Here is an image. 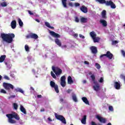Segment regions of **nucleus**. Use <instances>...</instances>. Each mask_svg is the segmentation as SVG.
I'll return each mask as SVG.
<instances>
[{"label":"nucleus","mask_w":125,"mask_h":125,"mask_svg":"<svg viewBox=\"0 0 125 125\" xmlns=\"http://www.w3.org/2000/svg\"><path fill=\"white\" fill-rule=\"evenodd\" d=\"M0 38L2 41L7 43H12L13 39L15 38V35L14 33H1Z\"/></svg>","instance_id":"1"},{"label":"nucleus","mask_w":125,"mask_h":125,"mask_svg":"<svg viewBox=\"0 0 125 125\" xmlns=\"http://www.w3.org/2000/svg\"><path fill=\"white\" fill-rule=\"evenodd\" d=\"M7 118H8V122L10 124H16V121L14 120H13V118L15 119V120H17V121H19L20 120V117L19 115L16 112H13L12 114H8L6 115Z\"/></svg>","instance_id":"2"},{"label":"nucleus","mask_w":125,"mask_h":125,"mask_svg":"<svg viewBox=\"0 0 125 125\" xmlns=\"http://www.w3.org/2000/svg\"><path fill=\"white\" fill-rule=\"evenodd\" d=\"M50 34L52 37H53V38H55L56 39H55V42L58 46H62V42H61V41L60 40L58 39L59 38L61 37V36L60 35L58 34V33H55L54 31H50L49 32Z\"/></svg>","instance_id":"3"},{"label":"nucleus","mask_w":125,"mask_h":125,"mask_svg":"<svg viewBox=\"0 0 125 125\" xmlns=\"http://www.w3.org/2000/svg\"><path fill=\"white\" fill-rule=\"evenodd\" d=\"M55 116L56 117V119H57V120H59V121H61V122H62V124H64V125H66V124H67V122H66V119H65V117H64V116L58 115L57 113H55Z\"/></svg>","instance_id":"4"},{"label":"nucleus","mask_w":125,"mask_h":125,"mask_svg":"<svg viewBox=\"0 0 125 125\" xmlns=\"http://www.w3.org/2000/svg\"><path fill=\"white\" fill-rule=\"evenodd\" d=\"M3 86L4 88L6 89V90L10 91V89H14V86L13 85L9 83H6L5 82H4L3 83Z\"/></svg>","instance_id":"5"},{"label":"nucleus","mask_w":125,"mask_h":125,"mask_svg":"<svg viewBox=\"0 0 125 125\" xmlns=\"http://www.w3.org/2000/svg\"><path fill=\"white\" fill-rule=\"evenodd\" d=\"M52 69L57 77H58V76H60V75L62 74V69L58 67H55L54 66H52Z\"/></svg>","instance_id":"6"},{"label":"nucleus","mask_w":125,"mask_h":125,"mask_svg":"<svg viewBox=\"0 0 125 125\" xmlns=\"http://www.w3.org/2000/svg\"><path fill=\"white\" fill-rule=\"evenodd\" d=\"M50 85L51 87L54 88L55 91L57 93H59V89L58 88V85L55 84V82L51 81L50 82Z\"/></svg>","instance_id":"7"},{"label":"nucleus","mask_w":125,"mask_h":125,"mask_svg":"<svg viewBox=\"0 0 125 125\" xmlns=\"http://www.w3.org/2000/svg\"><path fill=\"white\" fill-rule=\"evenodd\" d=\"M26 39H34V40H38L39 36L35 33H30L29 35L26 36Z\"/></svg>","instance_id":"8"},{"label":"nucleus","mask_w":125,"mask_h":125,"mask_svg":"<svg viewBox=\"0 0 125 125\" xmlns=\"http://www.w3.org/2000/svg\"><path fill=\"white\" fill-rule=\"evenodd\" d=\"M106 6H109V5H110L111 8H113V9L116 8V5L113 1H112V0L106 1Z\"/></svg>","instance_id":"9"},{"label":"nucleus","mask_w":125,"mask_h":125,"mask_svg":"<svg viewBox=\"0 0 125 125\" xmlns=\"http://www.w3.org/2000/svg\"><path fill=\"white\" fill-rule=\"evenodd\" d=\"M96 119L99 121L100 123H102L103 124H106V122H107L105 118H104L99 115H97Z\"/></svg>","instance_id":"10"},{"label":"nucleus","mask_w":125,"mask_h":125,"mask_svg":"<svg viewBox=\"0 0 125 125\" xmlns=\"http://www.w3.org/2000/svg\"><path fill=\"white\" fill-rule=\"evenodd\" d=\"M4 63L8 69H10V68H11L12 64H11V62H10V60L8 59L5 60Z\"/></svg>","instance_id":"11"},{"label":"nucleus","mask_w":125,"mask_h":125,"mask_svg":"<svg viewBox=\"0 0 125 125\" xmlns=\"http://www.w3.org/2000/svg\"><path fill=\"white\" fill-rule=\"evenodd\" d=\"M106 57H107L109 60H111L113 59L114 55L110 51H108L105 54Z\"/></svg>","instance_id":"12"},{"label":"nucleus","mask_w":125,"mask_h":125,"mask_svg":"<svg viewBox=\"0 0 125 125\" xmlns=\"http://www.w3.org/2000/svg\"><path fill=\"white\" fill-rule=\"evenodd\" d=\"M80 10L83 13H87V7L83 5L80 7Z\"/></svg>","instance_id":"13"},{"label":"nucleus","mask_w":125,"mask_h":125,"mask_svg":"<svg viewBox=\"0 0 125 125\" xmlns=\"http://www.w3.org/2000/svg\"><path fill=\"white\" fill-rule=\"evenodd\" d=\"M90 50H91L92 53L93 54H96L97 53V48L94 46H92L90 47Z\"/></svg>","instance_id":"14"},{"label":"nucleus","mask_w":125,"mask_h":125,"mask_svg":"<svg viewBox=\"0 0 125 125\" xmlns=\"http://www.w3.org/2000/svg\"><path fill=\"white\" fill-rule=\"evenodd\" d=\"M114 86L116 89H120L121 88V83L115 82H114Z\"/></svg>","instance_id":"15"},{"label":"nucleus","mask_w":125,"mask_h":125,"mask_svg":"<svg viewBox=\"0 0 125 125\" xmlns=\"http://www.w3.org/2000/svg\"><path fill=\"white\" fill-rule=\"evenodd\" d=\"M95 84V85L93 86V87L95 91H98V90H100V85H99L97 83H96Z\"/></svg>","instance_id":"16"},{"label":"nucleus","mask_w":125,"mask_h":125,"mask_svg":"<svg viewBox=\"0 0 125 125\" xmlns=\"http://www.w3.org/2000/svg\"><path fill=\"white\" fill-rule=\"evenodd\" d=\"M11 26L12 29H15L16 28L17 24H16V21L14 20L12 21L11 23Z\"/></svg>","instance_id":"17"},{"label":"nucleus","mask_w":125,"mask_h":125,"mask_svg":"<svg viewBox=\"0 0 125 125\" xmlns=\"http://www.w3.org/2000/svg\"><path fill=\"white\" fill-rule=\"evenodd\" d=\"M82 100H83V102L85 103V104H86L87 105H89V102L88 101V100H87V98L85 97H83L82 98Z\"/></svg>","instance_id":"18"},{"label":"nucleus","mask_w":125,"mask_h":125,"mask_svg":"<svg viewBox=\"0 0 125 125\" xmlns=\"http://www.w3.org/2000/svg\"><path fill=\"white\" fill-rule=\"evenodd\" d=\"M67 83L68 84H72V83H74V81H73V79H72V77L71 76L68 77Z\"/></svg>","instance_id":"19"},{"label":"nucleus","mask_w":125,"mask_h":125,"mask_svg":"<svg viewBox=\"0 0 125 125\" xmlns=\"http://www.w3.org/2000/svg\"><path fill=\"white\" fill-rule=\"evenodd\" d=\"M100 22L101 24H102L103 27H107V21L104 20H101Z\"/></svg>","instance_id":"20"},{"label":"nucleus","mask_w":125,"mask_h":125,"mask_svg":"<svg viewBox=\"0 0 125 125\" xmlns=\"http://www.w3.org/2000/svg\"><path fill=\"white\" fill-rule=\"evenodd\" d=\"M20 110L22 112V113L24 114V115L27 114V112L26 111V109H25L24 108V106H23V105H20Z\"/></svg>","instance_id":"21"},{"label":"nucleus","mask_w":125,"mask_h":125,"mask_svg":"<svg viewBox=\"0 0 125 125\" xmlns=\"http://www.w3.org/2000/svg\"><path fill=\"white\" fill-rule=\"evenodd\" d=\"M81 123L83 125L86 124V115H84L83 118L81 120Z\"/></svg>","instance_id":"22"},{"label":"nucleus","mask_w":125,"mask_h":125,"mask_svg":"<svg viewBox=\"0 0 125 125\" xmlns=\"http://www.w3.org/2000/svg\"><path fill=\"white\" fill-rule=\"evenodd\" d=\"M5 58H6V55H1L0 57V63H2L5 60Z\"/></svg>","instance_id":"23"},{"label":"nucleus","mask_w":125,"mask_h":125,"mask_svg":"<svg viewBox=\"0 0 125 125\" xmlns=\"http://www.w3.org/2000/svg\"><path fill=\"white\" fill-rule=\"evenodd\" d=\"M101 15H102V18H103V19H106V18H107V17L106 16V10H104L102 12Z\"/></svg>","instance_id":"24"},{"label":"nucleus","mask_w":125,"mask_h":125,"mask_svg":"<svg viewBox=\"0 0 125 125\" xmlns=\"http://www.w3.org/2000/svg\"><path fill=\"white\" fill-rule=\"evenodd\" d=\"M90 36L92 38V39H94L96 37V33L94 31H92L90 32Z\"/></svg>","instance_id":"25"},{"label":"nucleus","mask_w":125,"mask_h":125,"mask_svg":"<svg viewBox=\"0 0 125 125\" xmlns=\"http://www.w3.org/2000/svg\"><path fill=\"white\" fill-rule=\"evenodd\" d=\"M45 25L48 28H49V29H54V27L51 26L50 24L48 22H45Z\"/></svg>","instance_id":"26"},{"label":"nucleus","mask_w":125,"mask_h":125,"mask_svg":"<svg viewBox=\"0 0 125 125\" xmlns=\"http://www.w3.org/2000/svg\"><path fill=\"white\" fill-rule=\"evenodd\" d=\"M62 2L63 7L67 8V0H62Z\"/></svg>","instance_id":"27"},{"label":"nucleus","mask_w":125,"mask_h":125,"mask_svg":"<svg viewBox=\"0 0 125 125\" xmlns=\"http://www.w3.org/2000/svg\"><path fill=\"white\" fill-rule=\"evenodd\" d=\"M81 23H86L87 22V19L86 18L82 17L81 18Z\"/></svg>","instance_id":"28"},{"label":"nucleus","mask_w":125,"mask_h":125,"mask_svg":"<svg viewBox=\"0 0 125 125\" xmlns=\"http://www.w3.org/2000/svg\"><path fill=\"white\" fill-rule=\"evenodd\" d=\"M72 99L74 102H78V99L77 98V96L75 94H72Z\"/></svg>","instance_id":"29"},{"label":"nucleus","mask_w":125,"mask_h":125,"mask_svg":"<svg viewBox=\"0 0 125 125\" xmlns=\"http://www.w3.org/2000/svg\"><path fill=\"white\" fill-rule=\"evenodd\" d=\"M96 1H98L101 4H104V3L106 5V2H107V1L106 0H96Z\"/></svg>","instance_id":"30"},{"label":"nucleus","mask_w":125,"mask_h":125,"mask_svg":"<svg viewBox=\"0 0 125 125\" xmlns=\"http://www.w3.org/2000/svg\"><path fill=\"white\" fill-rule=\"evenodd\" d=\"M94 42H99V41H100V38L99 37H95L93 38Z\"/></svg>","instance_id":"31"},{"label":"nucleus","mask_w":125,"mask_h":125,"mask_svg":"<svg viewBox=\"0 0 125 125\" xmlns=\"http://www.w3.org/2000/svg\"><path fill=\"white\" fill-rule=\"evenodd\" d=\"M91 78L92 79V81H93L94 84H96V82H95V76L94 74H92V75H91Z\"/></svg>","instance_id":"32"},{"label":"nucleus","mask_w":125,"mask_h":125,"mask_svg":"<svg viewBox=\"0 0 125 125\" xmlns=\"http://www.w3.org/2000/svg\"><path fill=\"white\" fill-rule=\"evenodd\" d=\"M19 25L20 27H23V21H22V20H21V19L19 18Z\"/></svg>","instance_id":"33"},{"label":"nucleus","mask_w":125,"mask_h":125,"mask_svg":"<svg viewBox=\"0 0 125 125\" xmlns=\"http://www.w3.org/2000/svg\"><path fill=\"white\" fill-rule=\"evenodd\" d=\"M61 85L62 87L66 86V81H61Z\"/></svg>","instance_id":"34"},{"label":"nucleus","mask_w":125,"mask_h":125,"mask_svg":"<svg viewBox=\"0 0 125 125\" xmlns=\"http://www.w3.org/2000/svg\"><path fill=\"white\" fill-rule=\"evenodd\" d=\"M24 48L27 52H29V51H30V48H29V46L27 44L25 45Z\"/></svg>","instance_id":"35"},{"label":"nucleus","mask_w":125,"mask_h":125,"mask_svg":"<svg viewBox=\"0 0 125 125\" xmlns=\"http://www.w3.org/2000/svg\"><path fill=\"white\" fill-rule=\"evenodd\" d=\"M61 82H66V76H62L61 78Z\"/></svg>","instance_id":"36"},{"label":"nucleus","mask_w":125,"mask_h":125,"mask_svg":"<svg viewBox=\"0 0 125 125\" xmlns=\"http://www.w3.org/2000/svg\"><path fill=\"white\" fill-rule=\"evenodd\" d=\"M13 107L15 110H17V109H18V104H17L16 103H14Z\"/></svg>","instance_id":"37"},{"label":"nucleus","mask_w":125,"mask_h":125,"mask_svg":"<svg viewBox=\"0 0 125 125\" xmlns=\"http://www.w3.org/2000/svg\"><path fill=\"white\" fill-rule=\"evenodd\" d=\"M1 5L3 7H5V6H7V4L6 3V2L3 1V2L1 3Z\"/></svg>","instance_id":"38"},{"label":"nucleus","mask_w":125,"mask_h":125,"mask_svg":"<svg viewBox=\"0 0 125 125\" xmlns=\"http://www.w3.org/2000/svg\"><path fill=\"white\" fill-rule=\"evenodd\" d=\"M95 66L98 70L101 68V66H100V64H99L98 63H95Z\"/></svg>","instance_id":"39"},{"label":"nucleus","mask_w":125,"mask_h":125,"mask_svg":"<svg viewBox=\"0 0 125 125\" xmlns=\"http://www.w3.org/2000/svg\"><path fill=\"white\" fill-rule=\"evenodd\" d=\"M119 42H118L117 41H113L111 44L112 45H115V44H117V43H118Z\"/></svg>","instance_id":"40"},{"label":"nucleus","mask_w":125,"mask_h":125,"mask_svg":"<svg viewBox=\"0 0 125 125\" xmlns=\"http://www.w3.org/2000/svg\"><path fill=\"white\" fill-rule=\"evenodd\" d=\"M108 110H109V111H110L111 112H113V111H114V108L113 107V106H109L108 107Z\"/></svg>","instance_id":"41"},{"label":"nucleus","mask_w":125,"mask_h":125,"mask_svg":"<svg viewBox=\"0 0 125 125\" xmlns=\"http://www.w3.org/2000/svg\"><path fill=\"white\" fill-rule=\"evenodd\" d=\"M51 76H52L53 79H56V76L55 75V74L52 71L51 72Z\"/></svg>","instance_id":"42"},{"label":"nucleus","mask_w":125,"mask_h":125,"mask_svg":"<svg viewBox=\"0 0 125 125\" xmlns=\"http://www.w3.org/2000/svg\"><path fill=\"white\" fill-rule=\"evenodd\" d=\"M99 83H103V82H104V79H103V77H101L100 79V80L99 81Z\"/></svg>","instance_id":"43"},{"label":"nucleus","mask_w":125,"mask_h":125,"mask_svg":"<svg viewBox=\"0 0 125 125\" xmlns=\"http://www.w3.org/2000/svg\"><path fill=\"white\" fill-rule=\"evenodd\" d=\"M75 22H76L77 23H79V22H80V20L77 17H75Z\"/></svg>","instance_id":"44"},{"label":"nucleus","mask_w":125,"mask_h":125,"mask_svg":"<svg viewBox=\"0 0 125 125\" xmlns=\"http://www.w3.org/2000/svg\"><path fill=\"white\" fill-rule=\"evenodd\" d=\"M74 5H75V7H78V6H80V5H81V4H80V3L76 2V3H75Z\"/></svg>","instance_id":"45"},{"label":"nucleus","mask_w":125,"mask_h":125,"mask_svg":"<svg viewBox=\"0 0 125 125\" xmlns=\"http://www.w3.org/2000/svg\"><path fill=\"white\" fill-rule=\"evenodd\" d=\"M121 53L122 55L124 56V57H125V52L124 50H121Z\"/></svg>","instance_id":"46"},{"label":"nucleus","mask_w":125,"mask_h":125,"mask_svg":"<svg viewBox=\"0 0 125 125\" xmlns=\"http://www.w3.org/2000/svg\"><path fill=\"white\" fill-rule=\"evenodd\" d=\"M0 92L1 93H5V94H6V91H5L4 89H1V90H0Z\"/></svg>","instance_id":"47"},{"label":"nucleus","mask_w":125,"mask_h":125,"mask_svg":"<svg viewBox=\"0 0 125 125\" xmlns=\"http://www.w3.org/2000/svg\"><path fill=\"white\" fill-rule=\"evenodd\" d=\"M10 98H15V95H11L9 97V99H10Z\"/></svg>","instance_id":"48"},{"label":"nucleus","mask_w":125,"mask_h":125,"mask_svg":"<svg viewBox=\"0 0 125 125\" xmlns=\"http://www.w3.org/2000/svg\"><path fill=\"white\" fill-rule=\"evenodd\" d=\"M91 125H97V124L95 122L92 121L91 122Z\"/></svg>","instance_id":"49"},{"label":"nucleus","mask_w":125,"mask_h":125,"mask_svg":"<svg viewBox=\"0 0 125 125\" xmlns=\"http://www.w3.org/2000/svg\"><path fill=\"white\" fill-rule=\"evenodd\" d=\"M20 90V88H17L15 89V91H16V92H19Z\"/></svg>","instance_id":"50"},{"label":"nucleus","mask_w":125,"mask_h":125,"mask_svg":"<svg viewBox=\"0 0 125 125\" xmlns=\"http://www.w3.org/2000/svg\"><path fill=\"white\" fill-rule=\"evenodd\" d=\"M4 78L5 79V80H7L8 81H9V77H8V76H5L4 77Z\"/></svg>","instance_id":"51"},{"label":"nucleus","mask_w":125,"mask_h":125,"mask_svg":"<svg viewBox=\"0 0 125 125\" xmlns=\"http://www.w3.org/2000/svg\"><path fill=\"white\" fill-rule=\"evenodd\" d=\"M19 92H21V93H22V94H24V91L21 88H20V91Z\"/></svg>","instance_id":"52"},{"label":"nucleus","mask_w":125,"mask_h":125,"mask_svg":"<svg viewBox=\"0 0 125 125\" xmlns=\"http://www.w3.org/2000/svg\"><path fill=\"white\" fill-rule=\"evenodd\" d=\"M28 12L30 15H34V13H32L31 11L28 10Z\"/></svg>","instance_id":"53"},{"label":"nucleus","mask_w":125,"mask_h":125,"mask_svg":"<svg viewBox=\"0 0 125 125\" xmlns=\"http://www.w3.org/2000/svg\"><path fill=\"white\" fill-rule=\"evenodd\" d=\"M106 56V54L101 55L100 57V58H103V57H105Z\"/></svg>","instance_id":"54"},{"label":"nucleus","mask_w":125,"mask_h":125,"mask_svg":"<svg viewBox=\"0 0 125 125\" xmlns=\"http://www.w3.org/2000/svg\"><path fill=\"white\" fill-rule=\"evenodd\" d=\"M71 91H72V90H71L70 89H68L67 90H66V92L67 93H70Z\"/></svg>","instance_id":"55"},{"label":"nucleus","mask_w":125,"mask_h":125,"mask_svg":"<svg viewBox=\"0 0 125 125\" xmlns=\"http://www.w3.org/2000/svg\"><path fill=\"white\" fill-rule=\"evenodd\" d=\"M79 37L80 38H81V39H84V36H83V35L82 34H80L79 35Z\"/></svg>","instance_id":"56"},{"label":"nucleus","mask_w":125,"mask_h":125,"mask_svg":"<svg viewBox=\"0 0 125 125\" xmlns=\"http://www.w3.org/2000/svg\"><path fill=\"white\" fill-rule=\"evenodd\" d=\"M62 48H66L67 46L66 45H63L62 46H61Z\"/></svg>","instance_id":"57"},{"label":"nucleus","mask_w":125,"mask_h":125,"mask_svg":"<svg viewBox=\"0 0 125 125\" xmlns=\"http://www.w3.org/2000/svg\"><path fill=\"white\" fill-rule=\"evenodd\" d=\"M68 4H69V6H71V7H73V3L69 2Z\"/></svg>","instance_id":"58"},{"label":"nucleus","mask_w":125,"mask_h":125,"mask_svg":"<svg viewBox=\"0 0 125 125\" xmlns=\"http://www.w3.org/2000/svg\"><path fill=\"white\" fill-rule=\"evenodd\" d=\"M42 95H37V98H42Z\"/></svg>","instance_id":"59"},{"label":"nucleus","mask_w":125,"mask_h":125,"mask_svg":"<svg viewBox=\"0 0 125 125\" xmlns=\"http://www.w3.org/2000/svg\"><path fill=\"white\" fill-rule=\"evenodd\" d=\"M84 64H86L87 65H88L89 64V62L87 61H84Z\"/></svg>","instance_id":"60"},{"label":"nucleus","mask_w":125,"mask_h":125,"mask_svg":"<svg viewBox=\"0 0 125 125\" xmlns=\"http://www.w3.org/2000/svg\"><path fill=\"white\" fill-rule=\"evenodd\" d=\"M48 121H49V122H52V120H51V118H50V117L48 118Z\"/></svg>","instance_id":"61"},{"label":"nucleus","mask_w":125,"mask_h":125,"mask_svg":"<svg viewBox=\"0 0 125 125\" xmlns=\"http://www.w3.org/2000/svg\"><path fill=\"white\" fill-rule=\"evenodd\" d=\"M45 111V110L44 109V108H42L41 109V112H44Z\"/></svg>","instance_id":"62"},{"label":"nucleus","mask_w":125,"mask_h":125,"mask_svg":"<svg viewBox=\"0 0 125 125\" xmlns=\"http://www.w3.org/2000/svg\"><path fill=\"white\" fill-rule=\"evenodd\" d=\"M60 101L61 102H63L64 101V100L63 99V98H61V99H60Z\"/></svg>","instance_id":"63"},{"label":"nucleus","mask_w":125,"mask_h":125,"mask_svg":"<svg viewBox=\"0 0 125 125\" xmlns=\"http://www.w3.org/2000/svg\"><path fill=\"white\" fill-rule=\"evenodd\" d=\"M83 83H86V80H83Z\"/></svg>","instance_id":"64"}]
</instances>
